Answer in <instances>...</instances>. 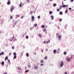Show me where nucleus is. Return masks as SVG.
I'll list each match as a JSON object with an SVG mask.
<instances>
[{
	"label": "nucleus",
	"instance_id": "1",
	"mask_svg": "<svg viewBox=\"0 0 74 74\" xmlns=\"http://www.w3.org/2000/svg\"><path fill=\"white\" fill-rule=\"evenodd\" d=\"M13 55H14V57L13 58V59H16V52H14L13 53Z\"/></svg>",
	"mask_w": 74,
	"mask_h": 74
},
{
	"label": "nucleus",
	"instance_id": "2",
	"mask_svg": "<svg viewBox=\"0 0 74 74\" xmlns=\"http://www.w3.org/2000/svg\"><path fill=\"white\" fill-rule=\"evenodd\" d=\"M64 65V62H63V61H61V64L60 65V67H62V66H63Z\"/></svg>",
	"mask_w": 74,
	"mask_h": 74
},
{
	"label": "nucleus",
	"instance_id": "3",
	"mask_svg": "<svg viewBox=\"0 0 74 74\" xmlns=\"http://www.w3.org/2000/svg\"><path fill=\"white\" fill-rule=\"evenodd\" d=\"M61 37L62 36H58V39L59 40H60L62 39Z\"/></svg>",
	"mask_w": 74,
	"mask_h": 74
},
{
	"label": "nucleus",
	"instance_id": "4",
	"mask_svg": "<svg viewBox=\"0 0 74 74\" xmlns=\"http://www.w3.org/2000/svg\"><path fill=\"white\" fill-rule=\"evenodd\" d=\"M14 6H11V12H12V10H14Z\"/></svg>",
	"mask_w": 74,
	"mask_h": 74
},
{
	"label": "nucleus",
	"instance_id": "5",
	"mask_svg": "<svg viewBox=\"0 0 74 74\" xmlns=\"http://www.w3.org/2000/svg\"><path fill=\"white\" fill-rule=\"evenodd\" d=\"M72 57H71V58H67V61H68V62H69V61L70 60H71V59H72Z\"/></svg>",
	"mask_w": 74,
	"mask_h": 74
},
{
	"label": "nucleus",
	"instance_id": "6",
	"mask_svg": "<svg viewBox=\"0 0 74 74\" xmlns=\"http://www.w3.org/2000/svg\"><path fill=\"white\" fill-rule=\"evenodd\" d=\"M31 18H32V21L33 22V21H34V16H32L31 17Z\"/></svg>",
	"mask_w": 74,
	"mask_h": 74
},
{
	"label": "nucleus",
	"instance_id": "7",
	"mask_svg": "<svg viewBox=\"0 0 74 74\" xmlns=\"http://www.w3.org/2000/svg\"><path fill=\"white\" fill-rule=\"evenodd\" d=\"M27 67H28L29 69H30V68H31V65H30V64H28Z\"/></svg>",
	"mask_w": 74,
	"mask_h": 74
},
{
	"label": "nucleus",
	"instance_id": "8",
	"mask_svg": "<svg viewBox=\"0 0 74 74\" xmlns=\"http://www.w3.org/2000/svg\"><path fill=\"white\" fill-rule=\"evenodd\" d=\"M34 69H38V66L37 65H36L34 66Z\"/></svg>",
	"mask_w": 74,
	"mask_h": 74
},
{
	"label": "nucleus",
	"instance_id": "9",
	"mask_svg": "<svg viewBox=\"0 0 74 74\" xmlns=\"http://www.w3.org/2000/svg\"><path fill=\"white\" fill-rule=\"evenodd\" d=\"M63 7H68V5H63Z\"/></svg>",
	"mask_w": 74,
	"mask_h": 74
},
{
	"label": "nucleus",
	"instance_id": "10",
	"mask_svg": "<svg viewBox=\"0 0 74 74\" xmlns=\"http://www.w3.org/2000/svg\"><path fill=\"white\" fill-rule=\"evenodd\" d=\"M49 42H50V40H49L48 41H46V44H48Z\"/></svg>",
	"mask_w": 74,
	"mask_h": 74
},
{
	"label": "nucleus",
	"instance_id": "11",
	"mask_svg": "<svg viewBox=\"0 0 74 74\" xmlns=\"http://www.w3.org/2000/svg\"><path fill=\"white\" fill-rule=\"evenodd\" d=\"M53 52L54 54L56 53V50H54L53 51Z\"/></svg>",
	"mask_w": 74,
	"mask_h": 74
},
{
	"label": "nucleus",
	"instance_id": "12",
	"mask_svg": "<svg viewBox=\"0 0 74 74\" xmlns=\"http://www.w3.org/2000/svg\"><path fill=\"white\" fill-rule=\"evenodd\" d=\"M10 1H8V2H7V4L8 5H10Z\"/></svg>",
	"mask_w": 74,
	"mask_h": 74
},
{
	"label": "nucleus",
	"instance_id": "13",
	"mask_svg": "<svg viewBox=\"0 0 74 74\" xmlns=\"http://www.w3.org/2000/svg\"><path fill=\"white\" fill-rule=\"evenodd\" d=\"M51 17V20H53V19L54 18H53V15H52Z\"/></svg>",
	"mask_w": 74,
	"mask_h": 74
},
{
	"label": "nucleus",
	"instance_id": "14",
	"mask_svg": "<svg viewBox=\"0 0 74 74\" xmlns=\"http://www.w3.org/2000/svg\"><path fill=\"white\" fill-rule=\"evenodd\" d=\"M56 3H54L53 4V7H56Z\"/></svg>",
	"mask_w": 74,
	"mask_h": 74
},
{
	"label": "nucleus",
	"instance_id": "15",
	"mask_svg": "<svg viewBox=\"0 0 74 74\" xmlns=\"http://www.w3.org/2000/svg\"><path fill=\"white\" fill-rule=\"evenodd\" d=\"M44 27H45V25H42L41 26V27H42V28H44Z\"/></svg>",
	"mask_w": 74,
	"mask_h": 74
},
{
	"label": "nucleus",
	"instance_id": "16",
	"mask_svg": "<svg viewBox=\"0 0 74 74\" xmlns=\"http://www.w3.org/2000/svg\"><path fill=\"white\" fill-rule=\"evenodd\" d=\"M1 55H3L4 54V52H2L1 53Z\"/></svg>",
	"mask_w": 74,
	"mask_h": 74
},
{
	"label": "nucleus",
	"instance_id": "17",
	"mask_svg": "<svg viewBox=\"0 0 74 74\" xmlns=\"http://www.w3.org/2000/svg\"><path fill=\"white\" fill-rule=\"evenodd\" d=\"M7 59H8V56H7L5 57V60H7Z\"/></svg>",
	"mask_w": 74,
	"mask_h": 74
},
{
	"label": "nucleus",
	"instance_id": "18",
	"mask_svg": "<svg viewBox=\"0 0 74 74\" xmlns=\"http://www.w3.org/2000/svg\"><path fill=\"white\" fill-rule=\"evenodd\" d=\"M21 5H22V2H21L19 5V7H21Z\"/></svg>",
	"mask_w": 74,
	"mask_h": 74
},
{
	"label": "nucleus",
	"instance_id": "19",
	"mask_svg": "<svg viewBox=\"0 0 74 74\" xmlns=\"http://www.w3.org/2000/svg\"><path fill=\"white\" fill-rule=\"evenodd\" d=\"M17 69H18L19 70H21V68L19 67H17Z\"/></svg>",
	"mask_w": 74,
	"mask_h": 74
},
{
	"label": "nucleus",
	"instance_id": "20",
	"mask_svg": "<svg viewBox=\"0 0 74 74\" xmlns=\"http://www.w3.org/2000/svg\"><path fill=\"white\" fill-rule=\"evenodd\" d=\"M2 64L3 66L4 65V62L3 61L2 62Z\"/></svg>",
	"mask_w": 74,
	"mask_h": 74
},
{
	"label": "nucleus",
	"instance_id": "21",
	"mask_svg": "<svg viewBox=\"0 0 74 74\" xmlns=\"http://www.w3.org/2000/svg\"><path fill=\"white\" fill-rule=\"evenodd\" d=\"M52 13V11H50L49 12V14H51Z\"/></svg>",
	"mask_w": 74,
	"mask_h": 74
},
{
	"label": "nucleus",
	"instance_id": "22",
	"mask_svg": "<svg viewBox=\"0 0 74 74\" xmlns=\"http://www.w3.org/2000/svg\"><path fill=\"white\" fill-rule=\"evenodd\" d=\"M26 56L27 57H29V53H26Z\"/></svg>",
	"mask_w": 74,
	"mask_h": 74
},
{
	"label": "nucleus",
	"instance_id": "23",
	"mask_svg": "<svg viewBox=\"0 0 74 74\" xmlns=\"http://www.w3.org/2000/svg\"><path fill=\"white\" fill-rule=\"evenodd\" d=\"M25 38L26 39H28V38H29V36H26L25 37Z\"/></svg>",
	"mask_w": 74,
	"mask_h": 74
},
{
	"label": "nucleus",
	"instance_id": "24",
	"mask_svg": "<svg viewBox=\"0 0 74 74\" xmlns=\"http://www.w3.org/2000/svg\"><path fill=\"white\" fill-rule=\"evenodd\" d=\"M46 31H47V30H46V29H45V28L44 30H43V32H46Z\"/></svg>",
	"mask_w": 74,
	"mask_h": 74
},
{
	"label": "nucleus",
	"instance_id": "25",
	"mask_svg": "<svg viewBox=\"0 0 74 74\" xmlns=\"http://www.w3.org/2000/svg\"><path fill=\"white\" fill-rule=\"evenodd\" d=\"M60 15H62V12H60L59 13Z\"/></svg>",
	"mask_w": 74,
	"mask_h": 74
},
{
	"label": "nucleus",
	"instance_id": "26",
	"mask_svg": "<svg viewBox=\"0 0 74 74\" xmlns=\"http://www.w3.org/2000/svg\"><path fill=\"white\" fill-rule=\"evenodd\" d=\"M29 71V70H27L25 71V73H26L28 72Z\"/></svg>",
	"mask_w": 74,
	"mask_h": 74
},
{
	"label": "nucleus",
	"instance_id": "27",
	"mask_svg": "<svg viewBox=\"0 0 74 74\" xmlns=\"http://www.w3.org/2000/svg\"><path fill=\"white\" fill-rule=\"evenodd\" d=\"M34 26H35V27H36V26H37V24H34Z\"/></svg>",
	"mask_w": 74,
	"mask_h": 74
},
{
	"label": "nucleus",
	"instance_id": "28",
	"mask_svg": "<svg viewBox=\"0 0 74 74\" xmlns=\"http://www.w3.org/2000/svg\"><path fill=\"white\" fill-rule=\"evenodd\" d=\"M64 55H66L67 54V53L66 52H64Z\"/></svg>",
	"mask_w": 74,
	"mask_h": 74
},
{
	"label": "nucleus",
	"instance_id": "29",
	"mask_svg": "<svg viewBox=\"0 0 74 74\" xmlns=\"http://www.w3.org/2000/svg\"><path fill=\"white\" fill-rule=\"evenodd\" d=\"M67 12H68V10H65V13L66 14V13H67Z\"/></svg>",
	"mask_w": 74,
	"mask_h": 74
},
{
	"label": "nucleus",
	"instance_id": "30",
	"mask_svg": "<svg viewBox=\"0 0 74 74\" xmlns=\"http://www.w3.org/2000/svg\"><path fill=\"white\" fill-rule=\"evenodd\" d=\"M14 37H15V36H13V38H12V40H11V41L13 39H14Z\"/></svg>",
	"mask_w": 74,
	"mask_h": 74
},
{
	"label": "nucleus",
	"instance_id": "31",
	"mask_svg": "<svg viewBox=\"0 0 74 74\" xmlns=\"http://www.w3.org/2000/svg\"><path fill=\"white\" fill-rule=\"evenodd\" d=\"M39 36L40 37H41V34H39Z\"/></svg>",
	"mask_w": 74,
	"mask_h": 74
},
{
	"label": "nucleus",
	"instance_id": "32",
	"mask_svg": "<svg viewBox=\"0 0 74 74\" xmlns=\"http://www.w3.org/2000/svg\"><path fill=\"white\" fill-rule=\"evenodd\" d=\"M8 61L9 63V64H10V60H8Z\"/></svg>",
	"mask_w": 74,
	"mask_h": 74
},
{
	"label": "nucleus",
	"instance_id": "33",
	"mask_svg": "<svg viewBox=\"0 0 74 74\" xmlns=\"http://www.w3.org/2000/svg\"><path fill=\"white\" fill-rule=\"evenodd\" d=\"M40 62L41 63H43L44 62V61L43 60H41L40 61Z\"/></svg>",
	"mask_w": 74,
	"mask_h": 74
},
{
	"label": "nucleus",
	"instance_id": "34",
	"mask_svg": "<svg viewBox=\"0 0 74 74\" xmlns=\"http://www.w3.org/2000/svg\"><path fill=\"white\" fill-rule=\"evenodd\" d=\"M64 74H67V72L66 71H65L64 73Z\"/></svg>",
	"mask_w": 74,
	"mask_h": 74
},
{
	"label": "nucleus",
	"instance_id": "35",
	"mask_svg": "<svg viewBox=\"0 0 74 74\" xmlns=\"http://www.w3.org/2000/svg\"><path fill=\"white\" fill-rule=\"evenodd\" d=\"M27 3H28L29 1V0H26Z\"/></svg>",
	"mask_w": 74,
	"mask_h": 74
},
{
	"label": "nucleus",
	"instance_id": "36",
	"mask_svg": "<svg viewBox=\"0 0 74 74\" xmlns=\"http://www.w3.org/2000/svg\"><path fill=\"white\" fill-rule=\"evenodd\" d=\"M47 56H46V57H45V59H47Z\"/></svg>",
	"mask_w": 74,
	"mask_h": 74
},
{
	"label": "nucleus",
	"instance_id": "37",
	"mask_svg": "<svg viewBox=\"0 0 74 74\" xmlns=\"http://www.w3.org/2000/svg\"><path fill=\"white\" fill-rule=\"evenodd\" d=\"M10 18L11 19H12V16H10Z\"/></svg>",
	"mask_w": 74,
	"mask_h": 74
},
{
	"label": "nucleus",
	"instance_id": "38",
	"mask_svg": "<svg viewBox=\"0 0 74 74\" xmlns=\"http://www.w3.org/2000/svg\"><path fill=\"white\" fill-rule=\"evenodd\" d=\"M30 14H33V12L31 11L30 12Z\"/></svg>",
	"mask_w": 74,
	"mask_h": 74
},
{
	"label": "nucleus",
	"instance_id": "39",
	"mask_svg": "<svg viewBox=\"0 0 74 74\" xmlns=\"http://www.w3.org/2000/svg\"><path fill=\"white\" fill-rule=\"evenodd\" d=\"M16 16H18V17H19V15H16Z\"/></svg>",
	"mask_w": 74,
	"mask_h": 74
},
{
	"label": "nucleus",
	"instance_id": "40",
	"mask_svg": "<svg viewBox=\"0 0 74 74\" xmlns=\"http://www.w3.org/2000/svg\"><path fill=\"white\" fill-rule=\"evenodd\" d=\"M62 19H60V22H61V21H62Z\"/></svg>",
	"mask_w": 74,
	"mask_h": 74
},
{
	"label": "nucleus",
	"instance_id": "41",
	"mask_svg": "<svg viewBox=\"0 0 74 74\" xmlns=\"http://www.w3.org/2000/svg\"><path fill=\"white\" fill-rule=\"evenodd\" d=\"M40 18V16H38V19H39V18Z\"/></svg>",
	"mask_w": 74,
	"mask_h": 74
},
{
	"label": "nucleus",
	"instance_id": "42",
	"mask_svg": "<svg viewBox=\"0 0 74 74\" xmlns=\"http://www.w3.org/2000/svg\"><path fill=\"white\" fill-rule=\"evenodd\" d=\"M71 8H69V10H71Z\"/></svg>",
	"mask_w": 74,
	"mask_h": 74
},
{
	"label": "nucleus",
	"instance_id": "43",
	"mask_svg": "<svg viewBox=\"0 0 74 74\" xmlns=\"http://www.w3.org/2000/svg\"><path fill=\"white\" fill-rule=\"evenodd\" d=\"M9 55L10 56H11V53H10Z\"/></svg>",
	"mask_w": 74,
	"mask_h": 74
},
{
	"label": "nucleus",
	"instance_id": "44",
	"mask_svg": "<svg viewBox=\"0 0 74 74\" xmlns=\"http://www.w3.org/2000/svg\"><path fill=\"white\" fill-rule=\"evenodd\" d=\"M60 7H61L62 8V7H63V6H60Z\"/></svg>",
	"mask_w": 74,
	"mask_h": 74
},
{
	"label": "nucleus",
	"instance_id": "45",
	"mask_svg": "<svg viewBox=\"0 0 74 74\" xmlns=\"http://www.w3.org/2000/svg\"><path fill=\"white\" fill-rule=\"evenodd\" d=\"M58 35H59V34L57 33V36H58Z\"/></svg>",
	"mask_w": 74,
	"mask_h": 74
},
{
	"label": "nucleus",
	"instance_id": "46",
	"mask_svg": "<svg viewBox=\"0 0 74 74\" xmlns=\"http://www.w3.org/2000/svg\"><path fill=\"white\" fill-rule=\"evenodd\" d=\"M57 10L58 11H60V10H59V9H57Z\"/></svg>",
	"mask_w": 74,
	"mask_h": 74
},
{
	"label": "nucleus",
	"instance_id": "47",
	"mask_svg": "<svg viewBox=\"0 0 74 74\" xmlns=\"http://www.w3.org/2000/svg\"><path fill=\"white\" fill-rule=\"evenodd\" d=\"M12 49H14V47H12Z\"/></svg>",
	"mask_w": 74,
	"mask_h": 74
},
{
	"label": "nucleus",
	"instance_id": "48",
	"mask_svg": "<svg viewBox=\"0 0 74 74\" xmlns=\"http://www.w3.org/2000/svg\"><path fill=\"white\" fill-rule=\"evenodd\" d=\"M71 2H73V0H71Z\"/></svg>",
	"mask_w": 74,
	"mask_h": 74
},
{
	"label": "nucleus",
	"instance_id": "49",
	"mask_svg": "<svg viewBox=\"0 0 74 74\" xmlns=\"http://www.w3.org/2000/svg\"><path fill=\"white\" fill-rule=\"evenodd\" d=\"M46 51H48V49H46Z\"/></svg>",
	"mask_w": 74,
	"mask_h": 74
},
{
	"label": "nucleus",
	"instance_id": "50",
	"mask_svg": "<svg viewBox=\"0 0 74 74\" xmlns=\"http://www.w3.org/2000/svg\"><path fill=\"white\" fill-rule=\"evenodd\" d=\"M40 65H41L42 66H43V64H40Z\"/></svg>",
	"mask_w": 74,
	"mask_h": 74
},
{
	"label": "nucleus",
	"instance_id": "51",
	"mask_svg": "<svg viewBox=\"0 0 74 74\" xmlns=\"http://www.w3.org/2000/svg\"><path fill=\"white\" fill-rule=\"evenodd\" d=\"M21 18H23V16H21Z\"/></svg>",
	"mask_w": 74,
	"mask_h": 74
},
{
	"label": "nucleus",
	"instance_id": "52",
	"mask_svg": "<svg viewBox=\"0 0 74 74\" xmlns=\"http://www.w3.org/2000/svg\"><path fill=\"white\" fill-rule=\"evenodd\" d=\"M3 74H7V72H6L5 73H4Z\"/></svg>",
	"mask_w": 74,
	"mask_h": 74
},
{
	"label": "nucleus",
	"instance_id": "53",
	"mask_svg": "<svg viewBox=\"0 0 74 74\" xmlns=\"http://www.w3.org/2000/svg\"><path fill=\"white\" fill-rule=\"evenodd\" d=\"M44 43H46V42L44 41Z\"/></svg>",
	"mask_w": 74,
	"mask_h": 74
},
{
	"label": "nucleus",
	"instance_id": "54",
	"mask_svg": "<svg viewBox=\"0 0 74 74\" xmlns=\"http://www.w3.org/2000/svg\"><path fill=\"white\" fill-rule=\"evenodd\" d=\"M40 64V63H37V65H38V64Z\"/></svg>",
	"mask_w": 74,
	"mask_h": 74
},
{
	"label": "nucleus",
	"instance_id": "55",
	"mask_svg": "<svg viewBox=\"0 0 74 74\" xmlns=\"http://www.w3.org/2000/svg\"><path fill=\"white\" fill-rule=\"evenodd\" d=\"M14 24L15 25H16V23H14Z\"/></svg>",
	"mask_w": 74,
	"mask_h": 74
},
{
	"label": "nucleus",
	"instance_id": "56",
	"mask_svg": "<svg viewBox=\"0 0 74 74\" xmlns=\"http://www.w3.org/2000/svg\"><path fill=\"white\" fill-rule=\"evenodd\" d=\"M41 52H43V50H41Z\"/></svg>",
	"mask_w": 74,
	"mask_h": 74
},
{
	"label": "nucleus",
	"instance_id": "57",
	"mask_svg": "<svg viewBox=\"0 0 74 74\" xmlns=\"http://www.w3.org/2000/svg\"><path fill=\"white\" fill-rule=\"evenodd\" d=\"M30 30H32V28H31L30 29Z\"/></svg>",
	"mask_w": 74,
	"mask_h": 74
},
{
	"label": "nucleus",
	"instance_id": "58",
	"mask_svg": "<svg viewBox=\"0 0 74 74\" xmlns=\"http://www.w3.org/2000/svg\"><path fill=\"white\" fill-rule=\"evenodd\" d=\"M59 9H60H60H61V8L60 7V8H59Z\"/></svg>",
	"mask_w": 74,
	"mask_h": 74
},
{
	"label": "nucleus",
	"instance_id": "59",
	"mask_svg": "<svg viewBox=\"0 0 74 74\" xmlns=\"http://www.w3.org/2000/svg\"><path fill=\"white\" fill-rule=\"evenodd\" d=\"M59 50H60V49H58V51H59Z\"/></svg>",
	"mask_w": 74,
	"mask_h": 74
},
{
	"label": "nucleus",
	"instance_id": "60",
	"mask_svg": "<svg viewBox=\"0 0 74 74\" xmlns=\"http://www.w3.org/2000/svg\"><path fill=\"white\" fill-rule=\"evenodd\" d=\"M57 52H58V53H59V52L58 51Z\"/></svg>",
	"mask_w": 74,
	"mask_h": 74
},
{
	"label": "nucleus",
	"instance_id": "61",
	"mask_svg": "<svg viewBox=\"0 0 74 74\" xmlns=\"http://www.w3.org/2000/svg\"><path fill=\"white\" fill-rule=\"evenodd\" d=\"M25 69L26 70V67H25Z\"/></svg>",
	"mask_w": 74,
	"mask_h": 74
},
{
	"label": "nucleus",
	"instance_id": "62",
	"mask_svg": "<svg viewBox=\"0 0 74 74\" xmlns=\"http://www.w3.org/2000/svg\"><path fill=\"white\" fill-rule=\"evenodd\" d=\"M50 0V1H52V0Z\"/></svg>",
	"mask_w": 74,
	"mask_h": 74
},
{
	"label": "nucleus",
	"instance_id": "63",
	"mask_svg": "<svg viewBox=\"0 0 74 74\" xmlns=\"http://www.w3.org/2000/svg\"><path fill=\"white\" fill-rule=\"evenodd\" d=\"M62 5H63V3H62Z\"/></svg>",
	"mask_w": 74,
	"mask_h": 74
},
{
	"label": "nucleus",
	"instance_id": "64",
	"mask_svg": "<svg viewBox=\"0 0 74 74\" xmlns=\"http://www.w3.org/2000/svg\"><path fill=\"white\" fill-rule=\"evenodd\" d=\"M1 53H0V55H1Z\"/></svg>",
	"mask_w": 74,
	"mask_h": 74
}]
</instances>
